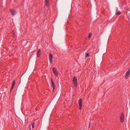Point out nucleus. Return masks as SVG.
Here are the masks:
<instances>
[{
  "label": "nucleus",
  "instance_id": "f257e3e1",
  "mask_svg": "<svg viewBox=\"0 0 130 130\" xmlns=\"http://www.w3.org/2000/svg\"><path fill=\"white\" fill-rule=\"evenodd\" d=\"M73 81L74 85L75 86L77 87V80L75 76L74 77Z\"/></svg>",
  "mask_w": 130,
  "mask_h": 130
},
{
  "label": "nucleus",
  "instance_id": "f03ea898",
  "mask_svg": "<svg viewBox=\"0 0 130 130\" xmlns=\"http://www.w3.org/2000/svg\"><path fill=\"white\" fill-rule=\"evenodd\" d=\"M52 70L55 76H58V73L56 69L54 67L53 68H52Z\"/></svg>",
  "mask_w": 130,
  "mask_h": 130
},
{
  "label": "nucleus",
  "instance_id": "7ed1b4c3",
  "mask_svg": "<svg viewBox=\"0 0 130 130\" xmlns=\"http://www.w3.org/2000/svg\"><path fill=\"white\" fill-rule=\"evenodd\" d=\"M51 85L53 87V91H54V90L55 89V86L54 82L52 78H51Z\"/></svg>",
  "mask_w": 130,
  "mask_h": 130
},
{
  "label": "nucleus",
  "instance_id": "20e7f679",
  "mask_svg": "<svg viewBox=\"0 0 130 130\" xmlns=\"http://www.w3.org/2000/svg\"><path fill=\"white\" fill-rule=\"evenodd\" d=\"M130 75V68H129L126 72L125 76V78L127 79L129 77V75Z\"/></svg>",
  "mask_w": 130,
  "mask_h": 130
},
{
  "label": "nucleus",
  "instance_id": "39448f33",
  "mask_svg": "<svg viewBox=\"0 0 130 130\" xmlns=\"http://www.w3.org/2000/svg\"><path fill=\"white\" fill-rule=\"evenodd\" d=\"M124 113H123L122 114L121 116L120 117V120L121 122L123 123L124 121Z\"/></svg>",
  "mask_w": 130,
  "mask_h": 130
},
{
  "label": "nucleus",
  "instance_id": "423d86ee",
  "mask_svg": "<svg viewBox=\"0 0 130 130\" xmlns=\"http://www.w3.org/2000/svg\"><path fill=\"white\" fill-rule=\"evenodd\" d=\"M78 103L79 106V108L81 109L82 106V102L81 99H79L78 100Z\"/></svg>",
  "mask_w": 130,
  "mask_h": 130
},
{
  "label": "nucleus",
  "instance_id": "0eeeda50",
  "mask_svg": "<svg viewBox=\"0 0 130 130\" xmlns=\"http://www.w3.org/2000/svg\"><path fill=\"white\" fill-rule=\"evenodd\" d=\"M10 11L11 15L13 16L16 13V11L13 9H10Z\"/></svg>",
  "mask_w": 130,
  "mask_h": 130
},
{
  "label": "nucleus",
  "instance_id": "6e6552de",
  "mask_svg": "<svg viewBox=\"0 0 130 130\" xmlns=\"http://www.w3.org/2000/svg\"><path fill=\"white\" fill-rule=\"evenodd\" d=\"M50 0H45V5L48 8L49 6H50Z\"/></svg>",
  "mask_w": 130,
  "mask_h": 130
},
{
  "label": "nucleus",
  "instance_id": "1a4fd4ad",
  "mask_svg": "<svg viewBox=\"0 0 130 130\" xmlns=\"http://www.w3.org/2000/svg\"><path fill=\"white\" fill-rule=\"evenodd\" d=\"M52 58H53V55L52 54L50 53L49 54V60L50 63L52 64Z\"/></svg>",
  "mask_w": 130,
  "mask_h": 130
},
{
  "label": "nucleus",
  "instance_id": "9d476101",
  "mask_svg": "<svg viewBox=\"0 0 130 130\" xmlns=\"http://www.w3.org/2000/svg\"><path fill=\"white\" fill-rule=\"evenodd\" d=\"M40 49H39L37 51V55L38 57H39L41 55V53H40Z\"/></svg>",
  "mask_w": 130,
  "mask_h": 130
},
{
  "label": "nucleus",
  "instance_id": "9b49d317",
  "mask_svg": "<svg viewBox=\"0 0 130 130\" xmlns=\"http://www.w3.org/2000/svg\"><path fill=\"white\" fill-rule=\"evenodd\" d=\"M35 126V122H32L31 123V126L32 128H33Z\"/></svg>",
  "mask_w": 130,
  "mask_h": 130
},
{
  "label": "nucleus",
  "instance_id": "f8f14e48",
  "mask_svg": "<svg viewBox=\"0 0 130 130\" xmlns=\"http://www.w3.org/2000/svg\"><path fill=\"white\" fill-rule=\"evenodd\" d=\"M15 80H14L13 81V82L12 83V87H14V85H15Z\"/></svg>",
  "mask_w": 130,
  "mask_h": 130
},
{
  "label": "nucleus",
  "instance_id": "ddd939ff",
  "mask_svg": "<svg viewBox=\"0 0 130 130\" xmlns=\"http://www.w3.org/2000/svg\"><path fill=\"white\" fill-rule=\"evenodd\" d=\"M89 56V53H87L86 54L85 57H88Z\"/></svg>",
  "mask_w": 130,
  "mask_h": 130
},
{
  "label": "nucleus",
  "instance_id": "4468645a",
  "mask_svg": "<svg viewBox=\"0 0 130 130\" xmlns=\"http://www.w3.org/2000/svg\"><path fill=\"white\" fill-rule=\"evenodd\" d=\"M91 36L92 34L91 33H90L88 36V38L90 39V38L91 37Z\"/></svg>",
  "mask_w": 130,
  "mask_h": 130
},
{
  "label": "nucleus",
  "instance_id": "2eb2a0df",
  "mask_svg": "<svg viewBox=\"0 0 130 130\" xmlns=\"http://www.w3.org/2000/svg\"><path fill=\"white\" fill-rule=\"evenodd\" d=\"M121 13L119 12L118 11L117 13H116V14L117 15H119L121 14Z\"/></svg>",
  "mask_w": 130,
  "mask_h": 130
},
{
  "label": "nucleus",
  "instance_id": "dca6fc26",
  "mask_svg": "<svg viewBox=\"0 0 130 130\" xmlns=\"http://www.w3.org/2000/svg\"><path fill=\"white\" fill-rule=\"evenodd\" d=\"M13 87H12V86L11 87L10 89V91L11 92L12 91V89H13Z\"/></svg>",
  "mask_w": 130,
  "mask_h": 130
},
{
  "label": "nucleus",
  "instance_id": "f3484780",
  "mask_svg": "<svg viewBox=\"0 0 130 130\" xmlns=\"http://www.w3.org/2000/svg\"><path fill=\"white\" fill-rule=\"evenodd\" d=\"M90 124H89V127H90Z\"/></svg>",
  "mask_w": 130,
  "mask_h": 130
},
{
  "label": "nucleus",
  "instance_id": "a211bd4d",
  "mask_svg": "<svg viewBox=\"0 0 130 130\" xmlns=\"http://www.w3.org/2000/svg\"><path fill=\"white\" fill-rule=\"evenodd\" d=\"M13 35L14 36V35H15V33H13Z\"/></svg>",
  "mask_w": 130,
  "mask_h": 130
},
{
  "label": "nucleus",
  "instance_id": "6ab92c4d",
  "mask_svg": "<svg viewBox=\"0 0 130 130\" xmlns=\"http://www.w3.org/2000/svg\"><path fill=\"white\" fill-rule=\"evenodd\" d=\"M30 130H31V128H30Z\"/></svg>",
  "mask_w": 130,
  "mask_h": 130
}]
</instances>
